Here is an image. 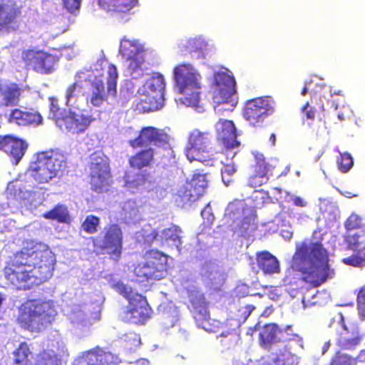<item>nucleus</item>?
Returning <instances> with one entry per match:
<instances>
[{
    "label": "nucleus",
    "instance_id": "49",
    "mask_svg": "<svg viewBox=\"0 0 365 365\" xmlns=\"http://www.w3.org/2000/svg\"><path fill=\"white\" fill-rule=\"evenodd\" d=\"M236 172V169L232 164H225L221 169L222 180L225 185L228 186L232 182L231 177Z\"/></svg>",
    "mask_w": 365,
    "mask_h": 365
},
{
    "label": "nucleus",
    "instance_id": "15",
    "mask_svg": "<svg viewBox=\"0 0 365 365\" xmlns=\"http://www.w3.org/2000/svg\"><path fill=\"white\" fill-rule=\"evenodd\" d=\"M292 331V327L291 325H287L282 329L275 323L266 324L262 327L259 334L260 346L263 349L269 350L274 344L282 341H302V338L297 334H294Z\"/></svg>",
    "mask_w": 365,
    "mask_h": 365
},
{
    "label": "nucleus",
    "instance_id": "3",
    "mask_svg": "<svg viewBox=\"0 0 365 365\" xmlns=\"http://www.w3.org/2000/svg\"><path fill=\"white\" fill-rule=\"evenodd\" d=\"M170 136L164 130L153 126L143 127L136 138L128 141L129 145L137 149L145 147L131 155L128 159L130 168L134 170H142L150 168L155 161V150L149 145L170 149Z\"/></svg>",
    "mask_w": 365,
    "mask_h": 365
},
{
    "label": "nucleus",
    "instance_id": "7",
    "mask_svg": "<svg viewBox=\"0 0 365 365\" xmlns=\"http://www.w3.org/2000/svg\"><path fill=\"white\" fill-rule=\"evenodd\" d=\"M173 78L178 93L184 96V103L197 107L201 88L200 75L191 64L180 63L173 68Z\"/></svg>",
    "mask_w": 365,
    "mask_h": 365
},
{
    "label": "nucleus",
    "instance_id": "2",
    "mask_svg": "<svg viewBox=\"0 0 365 365\" xmlns=\"http://www.w3.org/2000/svg\"><path fill=\"white\" fill-rule=\"evenodd\" d=\"M297 272L301 273V279L313 287H318L328 279L334 277V270L329 264V254L322 242H313L309 245L302 242L296 246L292 256L290 269L283 279L284 284H296L299 279Z\"/></svg>",
    "mask_w": 365,
    "mask_h": 365
},
{
    "label": "nucleus",
    "instance_id": "53",
    "mask_svg": "<svg viewBox=\"0 0 365 365\" xmlns=\"http://www.w3.org/2000/svg\"><path fill=\"white\" fill-rule=\"evenodd\" d=\"M359 309L361 316L365 319V287H363L357 297Z\"/></svg>",
    "mask_w": 365,
    "mask_h": 365
},
{
    "label": "nucleus",
    "instance_id": "16",
    "mask_svg": "<svg viewBox=\"0 0 365 365\" xmlns=\"http://www.w3.org/2000/svg\"><path fill=\"white\" fill-rule=\"evenodd\" d=\"M207 187L205 175L194 174L190 181L179 188L175 195V202L181 206L190 205L205 194Z\"/></svg>",
    "mask_w": 365,
    "mask_h": 365
},
{
    "label": "nucleus",
    "instance_id": "36",
    "mask_svg": "<svg viewBox=\"0 0 365 365\" xmlns=\"http://www.w3.org/2000/svg\"><path fill=\"white\" fill-rule=\"evenodd\" d=\"M150 174L146 172L138 173L133 179H125V186L129 189L143 187L147 189L153 184Z\"/></svg>",
    "mask_w": 365,
    "mask_h": 365
},
{
    "label": "nucleus",
    "instance_id": "43",
    "mask_svg": "<svg viewBox=\"0 0 365 365\" xmlns=\"http://www.w3.org/2000/svg\"><path fill=\"white\" fill-rule=\"evenodd\" d=\"M107 92L112 95L115 94L117 87V79L118 77L116 67L110 63L108 67Z\"/></svg>",
    "mask_w": 365,
    "mask_h": 365
},
{
    "label": "nucleus",
    "instance_id": "35",
    "mask_svg": "<svg viewBox=\"0 0 365 365\" xmlns=\"http://www.w3.org/2000/svg\"><path fill=\"white\" fill-rule=\"evenodd\" d=\"M43 217L49 220H55L59 223H68L70 215L64 205L58 204L51 210L43 214Z\"/></svg>",
    "mask_w": 365,
    "mask_h": 365
},
{
    "label": "nucleus",
    "instance_id": "20",
    "mask_svg": "<svg viewBox=\"0 0 365 365\" xmlns=\"http://www.w3.org/2000/svg\"><path fill=\"white\" fill-rule=\"evenodd\" d=\"M346 242L348 247L355 253L343 259L344 264L354 267L365 266V235L355 234L347 235Z\"/></svg>",
    "mask_w": 365,
    "mask_h": 365
},
{
    "label": "nucleus",
    "instance_id": "54",
    "mask_svg": "<svg viewBox=\"0 0 365 365\" xmlns=\"http://www.w3.org/2000/svg\"><path fill=\"white\" fill-rule=\"evenodd\" d=\"M336 108H337V106L335 107V109H334V110L332 114L328 113L327 115L324 116V121L325 123H332L334 124H336L338 122L332 119L333 117H334V116H336L338 120L340 121V122H341V121H343L344 120V114L343 113H336Z\"/></svg>",
    "mask_w": 365,
    "mask_h": 365
},
{
    "label": "nucleus",
    "instance_id": "6",
    "mask_svg": "<svg viewBox=\"0 0 365 365\" xmlns=\"http://www.w3.org/2000/svg\"><path fill=\"white\" fill-rule=\"evenodd\" d=\"M114 289L128 302L120 314L123 322L143 325L151 318L153 310L145 297L134 292L131 287L122 282H117L114 284Z\"/></svg>",
    "mask_w": 365,
    "mask_h": 365
},
{
    "label": "nucleus",
    "instance_id": "30",
    "mask_svg": "<svg viewBox=\"0 0 365 365\" xmlns=\"http://www.w3.org/2000/svg\"><path fill=\"white\" fill-rule=\"evenodd\" d=\"M207 46V42L201 37L190 38L180 46L182 55L190 54L197 58L202 57Z\"/></svg>",
    "mask_w": 365,
    "mask_h": 365
},
{
    "label": "nucleus",
    "instance_id": "40",
    "mask_svg": "<svg viewBox=\"0 0 365 365\" xmlns=\"http://www.w3.org/2000/svg\"><path fill=\"white\" fill-rule=\"evenodd\" d=\"M101 225V219L94 215H88L81 225V230L84 232L93 235L97 232Z\"/></svg>",
    "mask_w": 365,
    "mask_h": 365
},
{
    "label": "nucleus",
    "instance_id": "4",
    "mask_svg": "<svg viewBox=\"0 0 365 365\" xmlns=\"http://www.w3.org/2000/svg\"><path fill=\"white\" fill-rule=\"evenodd\" d=\"M57 311L51 299H28L18 308L17 324L30 332H40L56 318Z\"/></svg>",
    "mask_w": 365,
    "mask_h": 365
},
{
    "label": "nucleus",
    "instance_id": "19",
    "mask_svg": "<svg viewBox=\"0 0 365 365\" xmlns=\"http://www.w3.org/2000/svg\"><path fill=\"white\" fill-rule=\"evenodd\" d=\"M7 122L19 127H36L42 124L43 118L34 109L15 108L8 115Z\"/></svg>",
    "mask_w": 365,
    "mask_h": 365
},
{
    "label": "nucleus",
    "instance_id": "59",
    "mask_svg": "<svg viewBox=\"0 0 365 365\" xmlns=\"http://www.w3.org/2000/svg\"><path fill=\"white\" fill-rule=\"evenodd\" d=\"M129 365H149V361L145 359H142L135 363H131Z\"/></svg>",
    "mask_w": 365,
    "mask_h": 365
},
{
    "label": "nucleus",
    "instance_id": "25",
    "mask_svg": "<svg viewBox=\"0 0 365 365\" xmlns=\"http://www.w3.org/2000/svg\"><path fill=\"white\" fill-rule=\"evenodd\" d=\"M120 359L110 352L88 351L79 358L75 365H103L104 363L118 364Z\"/></svg>",
    "mask_w": 365,
    "mask_h": 365
},
{
    "label": "nucleus",
    "instance_id": "11",
    "mask_svg": "<svg viewBox=\"0 0 365 365\" xmlns=\"http://www.w3.org/2000/svg\"><path fill=\"white\" fill-rule=\"evenodd\" d=\"M89 177L91 190L102 193L112 183L109 159L101 152H94L90 157Z\"/></svg>",
    "mask_w": 365,
    "mask_h": 365
},
{
    "label": "nucleus",
    "instance_id": "46",
    "mask_svg": "<svg viewBox=\"0 0 365 365\" xmlns=\"http://www.w3.org/2000/svg\"><path fill=\"white\" fill-rule=\"evenodd\" d=\"M195 320L199 323L203 329L207 332H215V326H213L212 322H215V320L211 319L210 317L209 312H207V316L202 314L198 315L195 317Z\"/></svg>",
    "mask_w": 365,
    "mask_h": 365
},
{
    "label": "nucleus",
    "instance_id": "47",
    "mask_svg": "<svg viewBox=\"0 0 365 365\" xmlns=\"http://www.w3.org/2000/svg\"><path fill=\"white\" fill-rule=\"evenodd\" d=\"M36 365H61V363L56 355H51L43 351L39 354Z\"/></svg>",
    "mask_w": 365,
    "mask_h": 365
},
{
    "label": "nucleus",
    "instance_id": "5",
    "mask_svg": "<svg viewBox=\"0 0 365 365\" xmlns=\"http://www.w3.org/2000/svg\"><path fill=\"white\" fill-rule=\"evenodd\" d=\"M65 155L57 149H50L36 153V160L31 163L29 172L38 183H47L60 177L67 168Z\"/></svg>",
    "mask_w": 365,
    "mask_h": 365
},
{
    "label": "nucleus",
    "instance_id": "56",
    "mask_svg": "<svg viewBox=\"0 0 365 365\" xmlns=\"http://www.w3.org/2000/svg\"><path fill=\"white\" fill-rule=\"evenodd\" d=\"M293 203L294 205L297 207H305L307 205V202L300 197H294L293 198Z\"/></svg>",
    "mask_w": 365,
    "mask_h": 365
},
{
    "label": "nucleus",
    "instance_id": "58",
    "mask_svg": "<svg viewBox=\"0 0 365 365\" xmlns=\"http://www.w3.org/2000/svg\"><path fill=\"white\" fill-rule=\"evenodd\" d=\"M9 136V135H0V150L4 151Z\"/></svg>",
    "mask_w": 365,
    "mask_h": 365
},
{
    "label": "nucleus",
    "instance_id": "64",
    "mask_svg": "<svg viewBox=\"0 0 365 365\" xmlns=\"http://www.w3.org/2000/svg\"><path fill=\"white\" fill-rule=\"evenodd\" d=\"M332 95H337V96H343L342 91L339 90L337 91H334L333 93H331V96H332Z\"/></svg>",
    "mask_w": 365,
    "mask_h": 365
},
{
    "label": "nucleus",
    "instance_id": "48",
    "mask_svg": "<svg viewBox=\"0 0 365 365\" xmlns=\"http://www.w3.org/2000/svg\"><path fill=\"white\" fill-rule=\"evenodd\" d=\"M362 226V220L356 214H351L344 222V227L346 230L360 229Z\"/></svg>",
    "mask_w": 365,
    "mask_h": 365
},
{
    "label": "nucleus",
    "instance_id": "9",
    "mask_svg": "<svg viewBox=\"0 0 365 365\" xmlns=\"http://www.w3.org/2000/svg\"><path fill=\"white\" fill-rule=\"evenodd\" d=\"M94 249L103 254H107L110 259L118 260L123 252V232L120 225L113 222L106 225L102 237H90Z\"/></svg>",
    "mask_w": 365,
    "mask_h": 365
},
{
    "label": "nucleus",
    "instance_id": "10",
    "mask_svg": "<svg viewBox=\"0 0 365 365\" xmlns=\"http://www.w3.org/2000/svg\"><path fill=\"white\" fill-rule=\"evenodd\" d=\"M61 55L45 51L36 47L24 49L21 58L26 71L40 75L53 73L58 64Z\"/></svg>",
    "mask_w": 365,
    "mask_h": 365
},
{
    "label": "nucleus",
    "instance_id": "24",
    "mask_svg": "<svg viewBox=\"0 0 365 365\" xmlns=\"http://www.w3.org/2000/svg\"><path fill=\"white\" fill-rule=\"evenodd\" d=\"M28 149L27 143L9 135L4 152L8 155L13 165H18Z\"/></svg>",
    "mask_w": 365,
    "mask_h": 365
},
{
    "label": "nucleus",
    "instance_id": "31",
    "mask_svg": "<svg viewBox=\"0 0 365 365\" xmlns=\"http://www.w3.org/2000/svg\"><path fill=\"white\" fill-rule=\"evenodd\" d=\"M189 302L193 309L194 318L201 314L207 316V302L204 294L198 290H190L188 292Z\"/></svg>",
    "mask_w": 365,
    "mask_h": 365
},
{
    "label": "nucleus",
    "instance_id": "17",
    "mask_svg": "<svg viewBox=\"0 0 365 365\" xmlns=\"http://www.w3.org/2000/svg\"><path fill=\"white\" fill-rule=\"evenodd\" d=\"M94 120L95 118L91 115L68 108L58 128L71 135H80L85 133Z\"/></svg>",
    "mask_w": 365,
    "mask_h": 365
},
{
    "label": "nucleus",
    "instance_id": "41",
    "mask_svg": "<svg viewBox=\"0 0 365 365\" xmlns=\"http://www.w3.org/2000/svg\"><path fill=\"white\" fill-rule=\"evenodd\" d=\"M50 115L51 118L54 121L57 127L60 125V121L63 120L68 109H61L58 103L57 99L52 97L49 98Z\"/></svg>",
    "mask_w": 365,
    "mask_h": 365
},
{
    "label": "nucleus",
    "instance_id": "38",
    "mask_svg": "<svg viewBox=\"0 0 365 365\" xmlns=\"http://www.w3.org/2000/svg\"><path fill=\"white\" fill-rule=\"evenodd\" d=\"M126 60L129 61L128 70L133 78H138L143 75V65L145 63V58L143 53L134 55Z\"/></svg>",
    "mask_w": 365,
    "mask_h": 365
},
{
    "label": "nucleus",
    "instance_id": "22",
    "mask_svg": "<svg viewBox=\"0 0 365 365\" xmlns=\"http://www.w3.org/2000/svg\"><path fill=\"white\" fill-rule=\"evenodd\" d=\"M340 323L342 330L338 335L336 345L342 351H353L360 344L362 337L356 329H348L342 314H341Z\"/></svg>",
    "mask_w": 365,
    "mask_h": 365
},
{
    "label": "nucleus",
    "instance_id": "61",
    "mask_svg": "<svg viewBox=\"0 0 365 365\" xmlns=\"http://www.w3.org/2000/svg\"><path fill=\"white\" fill-rule=\"evenodd\" d=\"M330 345H331L330 341H327V342L324 344V346H323V348H322V352H323V353H325V352H326V351L329 349Z\"/></svg>",
    "mask_w": 365,
    "mask_h": 365
},
{
    "label": "nucleus",
    "instance_id": "13",
    "mask_svg": "<svg viewBox=\"0 0 365 365\" xmlns=\"http://www.w3.org/2000/svg\"><path fill=\"white\" fill-rule=\"evenodd\" d=\"M144 97L141 103L145 104L143 109L148 112L160 109L164 105L165 82L163 76L156 73L144 84Z\"/></svg>",
    "mask_w": 365,
    "mask_h": 365
},
{
    "label": "nucleus",
    "instance_id": "45",
    "mask_svg": "<svg viewBox=\"0 0 365 365\" xmlns=\"http://www.w3.org/2000/svg\"><path fill=\"white\" fill-rule=\"evenodd\" d=\"M338 169L343 173H346L353 167L354 160L351 155L347 153H340L336 159Z\"/></svg>",
    "mask_w": 365,
    "mask_h": 365
},
{
    "label": "nucleus",
    "instance_id": "60",
    "mask_svg": "<svg viewBox=\"0 0 365 365\" xmlns=\"http://www.w3.org/2000/svg\"><path fill=\"white\" fill-rule=\"evenodd\" d=\"M151 236H152L153 240H160V235H159V232L156 230L152 231Z\"/></svg>",
    "mask_w": 365,
    "mask_h": 365
},
{
    "label": "nucleus",
    "instance_id": "33",
    "mask_svg": "<svg viewBox=\"0 0 365 365\" xmlns=\"http://www.w3.org/2000/svg\"><path fill=\"white\" fill-rule=\"evenodd\" d=\"M181 233L182 230L179 226L172 225L170 227L165 228L161 231L160 241L170 244L171 246L180 250L182 245Z\"/></svg>",
    "mask_w": 365,
    "mask_h": 365
},
{
    "label": "nucleus",
    "instance_id": "42",
    "mask_svg": "<svg viewBox=\"0 0 365 365\" xmlns=\"http://www.w3.org/2000/svg\"><path fill=\"white\" fill-rule=\"evenodd\" d=\"M316 104V99L311 98L310 102H307L301 108L302 113L303 121H308L310 125L314 120L317 114V109L314 106Z\"/></svg>",
    "mask_w": 365,
    "mask_h": 365
},
{
    "label": "nucleus",
    "instance_id": "52",
    "mask_svg": "<svg viewBox=\"0 0 365 365\" xmlns=\"http://www.w3.org/2000/svg\"><path fill=\"white\" fill-rule=\"evenodd\" d=\"M65 8L72 14L79 11L81 0H62Z\"/></svg>",
    "mask_w": 365,
    "mask_h": 365
},
{
    "label": "nucleus",
    "instance_id": "55",
    "mask_svg": "<svg viewBox=\"0 0 365 365\" xmlns=\"http://www.w3.org/2000/svg\"><path fill=\"white\" fill-rule=\"evenodd\" d=\"M263 289H268V292L267 293L268 297L272 299V300H277L279 297H280V294L278 293V289L276 287H273V286H263L262 287Z\"/></svg>",
    "mask_w": 365,
    "mask_h": 365
},
{
    "label": "nucleus",
    "instance_id": "14",
    "mask_svg": "<svg viewBox=\"0 0 365 365\" xmlns=\"http://www.w3.org/2000/svg\"><path fill=\"white\" fill-rule=\"evenodd\" d=\"M211 139L212 136L208 132H202L198 129L192 130L189 134L185 150L188 160L201 163L210 161L212 159L209 151Z\"/></svg>",
    "mask_w": 365,
    "mask_h": 365
},
{
    "label": "nucleus",
    "instance_id": "39",
    "mask_svg": "<svg viewBox=\"0 0 365 365\" xmlns=\"http://www.w3.org/2000/svg\"><path fill=\"white\" fill-rule=\"evenodd\" d=\"M119 53L126 59L130 58V57L134 55L136 56L137 54L142 53V51L138 47L136 42L123 38L120 42Z\"/></svg>",
    "mask_w": 365,
    "mask_h": 365
},
{
    "label": "nucleus",
    "instance_id": "23",
    "mask_svg": "<svg viewBox=\"0 0 365 365\" xmlns=\"http://www.w3.org/2000/svg\"><path fill=\"white\" fill-rule=\"evenodd\" d=\"M242 210L237 207L234 204H230L224 215L226 223L232 227L234 232L240 231L245 232L250 227V221L247 217L242 218Z\"/></svg>",
    "mask_w": 365,
    "mask_h": 365
},
{
    "label": "nucleus",
    "instance_id": "32",
    "mask_svg": "<svg viewBox=\"0 0 365 365\" xmlns=\"http://www.w3.org/2000/svg\"><path fill=\"white\" fill-rule=\"evenodd\" d=\"M87 100L95 107H101L104 102L107 101L108 96L102 80L96 79L91 82V93Z\"/></svg>",
    "mask_w": 365,
    "mask_h": 365
},
{
    "label": "nucleus",
    "instance_id": "26",
    "mask_svg": "<svg viewBox=\"0 0 365 365\" xmlns=\"http://www.w3.org/2000/svg\"><path fill=\"white\" fill-rule=\"evenodd\" d=\"M99 5L113 11V15L123 18L138 4V0H98Z\"/></svg>",
    "mask_w": 365,
    "mask_h": 365
},
{
    "label": "nucleus",
    "instance_id": "34",
    "mask_svg": "<svg viewBox=\"0 0 365 365\" xmlns=\"http://www.w3.org/2000/svg\"><path fill=\"white\" fill-rule=\"evenodd\" d=\"M268 166L267 163H258L255 165V173L248 180V185L251 187H260L268 182Z\"/></svg>",
    "mask_w": 365,
    "mask_h": 365
},
{
    "label": "nucleus",
    "instance_id": "1",
    "mask_svg": "<svg viewBox=\"0 0 365 365\" xmlns=\"http://www.w3.org/2000/svg\"><path fill=\"white\" fill-rule=\"evenodd\" d=\"M56 257L48 245L35 243L15 252L4 269L8 284L18 291L30 290L52 276Z\"/></svg>",
    "mask_w": 365,
    "mask_h": 365
},
{
    "label": "nucleus",
    "instance_id": "29",
    "mask_svg": "<svg viewBox=\"0 0 365 365\" xmlns=\"http://www.w3.org/2000/svg\"><path fill=\"white\" fill-rule=\"evenodd\" d=\"M21 9L14 0H0V23H13L21 16Z\"/></svg>",
    "mask_w": 365,
    "mask_h": 365
},
{
    "label": "nucleus",
    "instance_id": "63",
    "mask_svg": "<svg viewBox=\"0 0 365 365\" xmlns=\"http://www.w3.org/2000/svg\"><path fill=\"white\" fill-rule=\"evenodd\" d=\"M308 91H309V88H308L307 86L305 85L301 91V94L302 96H305L308 93Z\"/></svg>",
    "mask_w": 365,
    "mask_h": 365
},
{
    "label": "nucleus",
    "instance_id": "37",
    "mask_svg": "<svg viewBox=\"0 0 365 365\" xmlns=\"http://www.w3.org/2000/svg\"><path fill=\"white\" fill-rule=\"evenodd\" d=\"M14 363L17 365H32L29 359L32 352L28 344L25 341L19 344V346L14 351Z\"/></svg>",
    "mask_w": 365,
    "mask_h": 365
},
{
    "label": "nucleus",
    "instance_id": "57",
    "mask_svg": "<svg viewBox=\"0 0 365 365\" xmlns=\"http://www.w3.org/2000/svg\"><path fill=\"white\" fill-rule=\"evenodd\" d=\"M289 356H291V353L287 349H284L282 354L277 356L274 361L277 363V361H284L285 359H288Z\"/></svg>",
    "mask_w": 365,
    "mask_h": 365
},
{
    "label": "nucleus",
    "instance_id": "12",
    "mask_svg": "<svg viewBox=\"0 0 365 365\" xmlns=\"http://www.w3.org/2000/svg\"><path fill=\"white\" fill-rule=\"evenodd\" d=\"M275 111V102L269 97H257L247 101L242 108V117L252 128H262L266 119Z\"/></svg>",
    "mask_w": 365,
    "mask_h": 365
},
{
    "label": "nucleus",
    "instance_id": "18",
    "mask_svg": "<svg viewBox=\"0 0 365 365\" xmlns=\"http://www.w3.org/2000/svg\"><path fill=\"white\" fill-rule=\"evenodd\" d=\"M215 94L214 99L218 104L232 102L233 107L237 101L233 102L232 96L236 93V82L233 76L225 72L214 73Z\"/></svg>",
    "mask_w": 365,
    "mask_h": 365
},
{
    "label": "nucleus",
    "instance_id": "27",
    "mask_svg": "<svg viewBox=\"0 0 365 365\" xmlns=\"http://www.w3.org/2000/svg\"><path fill=\"white\" fill-rule=\"evenodd\" d=\"M256 261L258 267L264 274L272 275L280 272L279 260L268 251L257 252Z\"/></svg>",
    "mask_w": 365,
    "mask_h": 365
},
{
    "label": "nucleus",
    "instance_id": "62",
    "mask_svg": "<svg viewBox=\"0 0 365 365\" xmlns=\"http://www.w3.org/2000/svg\"><path fill=\"white\" fill-rule=\"evenodd\" d=\"M269 141L271 142L272 145H274L276 143V135L274 133H272L269 137Z\"/></svg>",
    "mask_w": 365,
    "mask_h": 365
},
{
    "label": "nucleus",
    "instance_id": "8",
    "mask_svg": "<svg viewBox=\"0 0 365 365\" xmlns=\"http://www.w3.org/2000/svg\"><path fill=\"white\" fill-rule=\"evenodd\" d=\"M144 260L133 266V275L139 283H149L162 279L166 272L169 256L158 250H150L144 255Z\"/></svg>",
    "mask_w": 365,
    "mask_h": 365
},
{
    "label": "nucleus",
    "instance_id": "50",
    "mask_svg": "<svg viewBox=\"0 0 365 365\" xmlns=\"http://www.w3.org/2000/svg\"><path fill=\"white\" fill-rule=\"evenodd\" d=\"M78 86V83L77 82H74L66 88L65 98L67 106H73L72 103V99L76 97V90Z\"/></svg>",
    "mask_w": 365,
    "mask_h": 365
},
{
    "label": "nucleus",
    "instance_id": "21",
    "mask_svg": "<svg viewBox=\"0 0 365 365\" xmlns=\"http://www.w3.org/2000/svg\"><path fill=\"white\" fill-rule=\"evenodd\" d=\"M217 138L226 149H232L240 145L235 125L232 120L220 119L215 124Z\"/></svg>",
    "mask_w": 365,
    "mask_h": 365
},
{
    "label": "nucleus",
    "instance_id": "28",
    "mask_svg": "<svg viewBox=\"0 0 365 365\" xmlns=\"http://www.w3.org/2000/svg\"><path fill=\"white\" fill-rule=\"evenodd\" d=\"M24 91L23 88L16 83H11L4 85V89L0 96L1 105L5 107H14L19 105L21 95Z\"/></svg>",
    "mask_w": 365,
    "mask_h": 365
},
{
    "label": "nucleus",
    "instance_id": "51",
    "mask_svg": "<svg viewBox=\"0 0 365 365\" xmlns=\"http://www.w3.org/2000/svg\"><path fill=\"white\" fill-rule=\"evenodd\" d=\"M351 359L348 355L337 352L329 365H349Z\"/></svg>",
    "mask_w": 365,
    "mask_h": 365
},
{
    "label": "nucleus",
    "instance_id": "44",
    "mask_svg": "<svg viewBox=\"0 0 365 365\" xmlns=\"http://www.w3.org/2000/svg\"><path fill=\"white\" fill-rule=\"evenodd\" d=\"M255 309V306L252 304L240 306L235 314V320L237 322V326L245 323Z\"/></svg>",
    "mask_w": 365,
    "mask_h": 365
}]
</instances>
